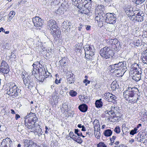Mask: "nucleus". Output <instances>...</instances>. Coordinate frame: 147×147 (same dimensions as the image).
I'll list each match as a JSON object with an SVG mask.
<instances>
[{
	"label": "nucleus",
	"mask_w": 147,
	"mask_h": 147,
	"mask_svg": "<svg viewBox=\"0 0 147 147\" xmlns=\"http://www.w3.org/2000/svg\"><path fill=\"white\" fill-rule=\"evenodd\" d=\"M138 91L136 88L128 87L126 90L123 92L124 97L130 102H135L136 100L135 96L138 95Z\"/></svg>",
	"instance_id": "f257e3e1"
},
{
	"label": "nucleus",
	"mask_w": 147,
	"mask_h": 147,
	"mask_svg": "<svg viewBox=\"0 0 147 147\" xmlns=\"http://www.w3.org/2000/svg\"><path fill=\"white\" fill-rule=\"evenodd\" d=\"M99 52L100 55L105 59L112 58L114 55V51L110 47L107 46L101 49Z\"/></svg>",
	"instance_id": "f03ea898"
},
{
	"label": "nucleus",
	"mask_w": 147,
	"mask_h": 147,
	"mask_svg": "<svg viewBox=\"0 0 147 147\" xmlns=\"http://www.w3.org/2000/svg\"><path fill=\"white\" fill-rule=\"evenodd\" d=\"M9 91L7 92L8 94L11 96H16L20 93L21 90L19 89L15 85L13 86L9 87Z\"/></svg>",
	"instance_id": "7ed1b4c3"
},
{
	"label": "nucleus",
	"mask_w": 147,
	"mask_h": 147,
	"mask_svg": "<svg viewBox=\"0 0 147 147\" xmlns=\"http://www.w3.org/2000/svg\"><path fill=\"white\" fill-rule=\"evenodd\" d=\"M106 22L114 24L116 21V15L113 13H107L106 14Z\"/></svg>",
	"instance_id": "20e7f679"
},
{
	"label": "nucleus",
	"mask_w": 147,
	"mask_h": 147,
	"mask_svg": "<svg viewBox=\"0 0 147 147\" xmlns=\"http://www.w3.org/2000/svg\"><path fill=\"white\" fill-rule=\"evenodd\" d=\"M9 71V67L7 63L5 61L3 60L0 65V72L4 74H7Z\"/></svg>",
	"instance_id": "39448f33"
},
{
	"label": "nucleus",
	"mask_w": 147,
	"mask_h": 147,
	"mask_svg": "<svg viewBox=\"0 0 147 147\" xmlns=\"http://www.w3.org/2000/svg\"><path fill=\"white\" fill-rule=\"evenodd\" d=\"M32 22L34 26L37 29H40L41 27L44 24V21L39 17L36 16L33 18Z\"/></svg>",
	"instance_id": "423d86ee"
},
{
	"label": "nucleus",
	"mask_w": 147,
	"mask_h": 147,
	"mask_svg": "<svg viewBox=\"0 0 147 147\" xmlns=\"http://www.w3.org/2000/svg\"><path fill=\"white\" fill-rule=\"evenodd\" d=\"M50 34L53 36L54 39L57 40L60 36V31L59 27L50 29Z\"/></svg>",
	"instance_id": "0eeeda50"
},
{
	"label": "nucleus",
	"mask_w": 147,
	"mask_h": 147,
	"mask_svg": "<svg viewBox=\"0 0 147 147\" xmlns=\"http://www.w3.org/2000/svg\"><path fill=\"white\" fill-rule=\"evenodd\" d=\"M86 54L89 55L90 56H92L94 54L95 49L94 47L92 45H85L84 47Z\"/></svg>",
	"instance_id": "6e6552de"
},
{
	"label": "nucleus",
	"mask_w": 147,
	"mask_h": 147,
	"mask_svg": "<svg viewBox=\"0 0 147 147\" xmlns=\"http://www.w3.org/2000/svg\"><path fill=\"white\" fill-rule=\"evenodd\" d=\"M118 70H121V71L125 72L127 69L126 66V62L124 61L123 62H119L117 63Z\"/></svg>",
	"instance_id": "1a4fd4ad"
},
{
	"label": "nucleus",
	"mask_w": 147,
	"mask_h": 147,
	"mask_svg": "<svg viewBox=\"0 0 147 147\" xmlns=\"http://www.w3.org/2000/svg\"><path fill=\"white\" fill-rule=\"evenodd\" d=\"M12 141L8 138L3 140L1 144V147H11Z\"/></svg>",
	"instance_id": "9d476101"
},
{
	"label": "nucleus",
	"mask_w": 147,
	"mask_h": 147,
	"mask_svg": "<svg viewBox=\"0 0 147 147\" xmlns=\"http://www.w3.org/2000/svg\"><path fill=\"white\" fill-rule=\"evenodd\" d=\"M74 74L71 72H69L67 73V79L69 84L74 83L75 80Z\"/></svg>",
	"instance_id": "9b49d317"
},
{
	"label": "nucleus",
	"mask_w": 147,
	"mask_h": 147,
	"mask_svg": "<svg viewBox=\"0 0 147 147\" xmlns=\"http://www.w3.org/2000/svg\"><path fill=\"white\" fill-rule=\"evenodd\" d=\"M136 15V17L135 19H136V21L138 22H141L143 20L144 13L138 11V12H137Z\"/></svg>",
	"instance_id": "f8f14e48"
},
{
	"label": "nucleus",
	"mask_w": 147,
	"mask_h": 147,
	"mask_svg": "<svg viewBox=\"0 0 147 147\" xmlns=\"http://www.w3.org/2000/svg\"><path fill=\"white\" fill-rule=\"evenodd\" d=\"M47 25L49 26L48 29L50 30V29L53 28L58 27L56 25V22L55 21L53 20H50L47 22Z\"/></svg>",
	"instance_id": "ddd939ff"
},
{
	"label": "nucleus",
	"mask_w": 147,
	"mask_h": 147,
	"mask_svg": "<svg viewBox=\"0 0 147 147\" xmlns=\"http://www.w3.org/2000/svg\"><path fill=\"white\" fill-rule=\"evenodd\" d=\"M38 70V76H43L45 77H46L47 76V72L45 70V68H39L37 67Z\"/></svg>",
	"instance_id": "4468645a"
},
{
	"label": "nucleus",
	"mask_w": 147,
	"mask_h": 147,
	"mask_svg": "<svg viewBox=\"0 0 147 147\" xmlns=\"http://www.w3.org/2000/svg\"><path fill=\"white\" fill-rule=\"evenodd\" d=\"M78 108L79 110L81 112L83 113L86 112L88 109V107L87 105L85 104H83L80 105L78 106Z\"/></svg>",
	"instance_id": "2eb2a0df"
},
{
	"label": "nucleus",
	"mask_w": 147,
	"mask_h": 147,
	"mask_svg": "<svg viewBox=\"0 0 147 147\" xmlns=\"http://www.w3.org/2000/svg\"><path fill=\"white\" fill-rule=\"evenodd\" d=\"M91 0H86L85 2V4H84V8H86V11H87V13H88L89 10L88 9V8H90L92 7V4H91Z\"/></svg>",
	"instance_id": "dca6fc26"
},
{
	"label": "nucleus",
	"mask_w": 147,
	"mask_h": 147,
	"mask_svg": "<svg viewBox=\"0 0 147 147\" xmlns=\"http://www.w3.org/2000/svg\"><path fill=\"white\" fill-rule=\"evenodd\" d=\"M34 63L33 65V68L32 69V75H34V76L37 78V77L38 76V70L37 67L36 66H35V67H34V65H36L34 64Z\"/></svg>",
	"instance_id": "f3484780"
},
{
	"label": "nucleus",
	"mask_w": 147,
	"mask_h": 147,
	"mask_svg": "<svg viewBox=\"0 0 147 147\" xmlns=\"http://www.w3.org/2000/svg\"><path fill=\"white\" fill-rule=\"evenodd\" d=\"M106 14H105L103 13L102 14L101 13L99 24H102V26H103L104 23L106 22Z\"/></svg>",
	"instance_id": "a211bd4d"
},
{
	"label": "nucleus",
	"mask_w": 147,
	"mask_h": 147,
	"mask_svg": "<svg viewBox=\"0 0 147 147\" xmlns=\"http://www.w3.org/2000/svg\"><path fill=\"white\" fill-rule=\"evenodd\" d=\"M36 146L35 143L32 140H27L26 143H25V147H36Z\"/></svg>",
	"instance_id": "6ab92c4d"
},
{
	"label": "nucleus",
	"mask_w": 147,
	"mask_h": 147,
	"mask_svg": "<svg viewBox=\"0 0 147 147\" xmlns=\"http://www.w3.org/2000/svg\"><path fill=\"white\" fill-rule=\"evenodd\" d=\"M132 9H133V8H125V12L128 17L130 16L135 13L133 10H131Z\"/></svg>",
	"instance_id": "aec40b11"
},
{
	"label": "nucleus",
	"mask_w": 147,
	"mask_h": 147,
	"mask_svg": "<svg viewBox=\"0 0 147 147\" xmlns=\"http://www.w3.org/2000/svg\"><path fill=\"white\" fill-rule=\"evenodd\" d=\"M118 116H117L116 115H110V116H109V118L110 119H113V120H111L112 121H119V120H120L121 115L119 113H118Z\"/></svg>",
	"instance_id": "412c9836"
},
{
	"label": "nucleus",
	"mask_w": 147,
	"mask_h": 147,
	"mask_svg": "<svg viewBox=\"0 0 147 147\" xmlns=\"http://www.w3.org/2000/svg\"><path fill=\"white\" fill-rule=\"evenodd\" d=\"M119 41L116 39H109V40L107 42V44L109 45H112V46L113 47L115 45V44L117 43Z\"/></svg>",
	"instance_id": "4be33fe9"
},
{
	"label": "nucleus",
	"mask_w": 147,
	"mask_h": 147,
	"mask_svg": "<svg viewBox=\"0 0 147 147\" xmlns=\"http://www.w3.org/2000/svg\"><path fill=\"white\" fill-rule=\"evenodd\" d=\"M96 107L97 108H99L101 107L103 105V103L102 101V99H99L96 100L95 103Z\"/></svg>",
	"instance_id": "5701e85b"
},
{
	"label": "nucleus",
	"mask_w": 147,
	"mask_h": 147,
	"mask_svg": "<svg viewBox=\"0 0 147 147\" xmlns=\"http://www.w3.org/2000/svg\"><path fill=\"white\" fill-rule=\"evenodd\" d=\"M116 97L112 94L111 96L109 98H108V99H107V101L115 103H116Z\"/></svg>",
	"instance_id": "b1692460"
},
{
	"label": "nucleus",
	"mask_w": 147,
	"mask_h": 147,
	"mask_svg": "<svg viewBox=\"0 0 147 147\" xmlns=\"http://www.w3.org/2000/svg\"><path fill=\"white\" fill-rule=\"evenodd\" d=\"M23 82L24 84L27 86V84L31 81L30 77L29 76H27V77H24L22 78Z\"/></svg>",
	"instance_id": "393cba45"
},
{
	"label": "nucleus",
	"mask_w": 147,
	"mask_h": 147,
	"mask_svg": "<svg viewBox=\"0 0 147 147\" xmlns=\"http://www.w3.org/2000/svg\"><path fill=\"white\" fill-rule=\"evenodd\" d=\"M119 85L116 81H113L111 85V88L113 91H115L116 89H118L119 88Z\"/></svg>",
	"instance_id": "a878e982"
},
{
	"label": "nucleus",
	"mask_w": 147,
	"mask_h": 147,
	"mask_svg": "<svg viewBox=\"0 0 147 147\" xmlns=\"http://www.w3.org/2000/svg\"><path fill=\"white\" fill-rule=\"evenodd\" d=\"M70 23L68 21H64L62 24V26L63 28L67 30L68 28L70 29V28H69V26L70 25Z\"/></svg>",
	"instance_id": "bb28decb"
},
{
	"label": "nucleus",
	"mask_w": 147,
	"mask_h": 147,
	"mask_svg": "<svg viewBox=\"0 0 147 147\" xmlns=\"http://www.w3.org/2000/svg\"><path fill=\"white\" fill-rule=\"evenodd\" d=\"M132 79L136 81H138L140 80L141 78V76L140 74H133Z\"/></svg>",
	"instance_id": "cd10ccee"
},
{
	"label": "nucleus",
	"mask_w": 147,
	"mask_h": 147,
	"mask_svg": "<svg viewBox=\"0 0 147 147\" xmlns=\"http://www.w3.org/2000/svg\"><path fill=\"white\" fill-rule=\"evenodd\" d=\"M112 131L110 129H107L105 130L104 134L105 136L109 137L112 135Z\"/></svg>",
	"instance_id": "c85d7f7f"
},
{
	"label": "nucleus",
	"mask_w": 147,
	"mask_h": 147,
	"mask_svg": "<svg viewBox=\"0 0 147 147\" xmlns=\"http://www.w3.org/2000/svg\"><path fill=\"white\" fill-rule=\"evenodd\" d=\"M64 9L63 6L61 5L56 11V13L57 14H62L64 13Z\"/></svg>",
	"instance_id": "c756f323"
},
{
	"label": "nucleus",
	"mask_w": 147,
	"mask_h": 147,
	"mask_svg": "<svg viewBox=\"0 0 147 147\" xmlns=\"http://www.w3.org/2000/svg\"><path fill=\"white\" fill-rule=\"evenodd\" d=\"M121 46L120 43L119 41L117 43L115 44V45L113 47L111 46V47H110L111 48V49H113L117 50L121 48Z\"/></svg>",
	"instance_id": "7c9ffc66"
},
{
	"label": "nucleus",
	"mask_w": 147,
	"mask_h": 147,
	"mask_svg": "<svg viewBox=\"0 0 147 147\" xmlns=\"http://www.w3.org/2000/svg\"><path fill=\"white\" fill-rule=\"evenodd\" d=\"M82 45L83 44L82 43H78L76 44L75 46L76 50H77V51H79L82 50L83 49Z\"/></svg>",
	"instance_id": "2f4dec72"
},
{
	"label": "nucleus",
	"mask_w": 147,
	"mask_h": 147,
	"mask_svg": "<svg viewBox=\"0 0 147 147\" xmlns=\"http://www.w3.org/2000/svg\"><path fill=\"white\" fill-rule=\"evenodd\" d=\"M28 128L29 129H31L32 131H35L36 132H38L36 128H35V124L34 123H33L32 124H30V125H29Z\"/></svg>",
	"instance_id": "473e14b6"
},
{
	"label": "nucleus",
	"mask_w": 147,
	"mask_h": 147,
	"mask_svg": "<svg viewBox=\"0 0 147 147\" xmlns=\"http://www.w3.org/2000/svg\"><path fill=\"white\" fill-rule=\"evenodd\" d=\"M31 115V117L34 116V117L32 119H31L32 122L34 123H35L38 120V118L36 117V115H35V114L34 113H32V112H30L29 113V115Z\"/></svg>",
	"instance_id": "72a5a7b5"
},
{
	"label": "nucleus",
	"mask_w": 147,
	"mask_h": 147,
	"mask_svg": "<svg viewBox=\"0 0 147 147\" xmlns=\"http://www.w3.org/2000/svg\"><path fill=\"white\" fill-rule=\"evenodd\" d=\"M16 13L14 11H11L9 14L8 15V19L9 21H11L12 18L14 17Z\"/></svg>",
	"instance_id": "f704fd0d"
},
{
	"label": "nucleus",
	"mask_w": 147,
	"mask_h": 147,
	"mask_svg": "<svg viewBox=\"0 0 147 147\" xmlns=\"http://www.w3.org/2000/svg\"><path fill=\"white\" fill-rule=\"evenodd\" d=\"M66 58L64 57L59 61L61 68H63L64 67V65H63L66 63Z\"/></svg>",
	"instance_id": "c9c22d12"
},
{
	"label": "nucleus",
	"mask_w": 147,
	"mask_h": 147,
	"mask_svg": "<svg viewBox=\"0 0 147 147\" xmlns=\"http://www.w3.org/2000/svg\"><path fill=\"white\" fill-rule=\"evenodd\" d=\"M142 73V69L141 68H136L133 70V74H140V75L141 76Z\"/></svg>",
	"instance_id": "e433bc0d"
},
{
	"label": "nucleus",
	"mask_w": 147,
	"mask_h": 147,
	"mask_svg": "<svg viewBox=\"0 0 147 147\" xmlns=\"http://www.w3.org/2000/svg\"><path fill=\"white\" fill-rule=\"evenodd\" d=\"M51 147H58V144L56 140L51 141Z\"/></svg>",
	"instance_id": "4c0bfd02"
},
{
	"label": "nucleus",
	"mask_w": 147,
	"mask_h": 147,
	"mask_svg": "<svg viewBox=\"0 0 147 147\" xmlns=\"http://www.w3.org/2000/svg\"><path fill=\"white\" fill-rule=\"evenodd\" d=\"M35 84L34 82L32 80H31L27 84L28 89H31L33 86H34Z\"/></svg>",
	"instance_id": "58836bf2"
},
{
	"label": "nucleus",
	"mask_w": 147,
	"mask_h": 147,
	"mask_svg": "<svg viewBox=\"0 0 147 147\" xmlns=\"http://www.w3.org/2000/svg\"><path fill=\"white\" fill-rule=\"evenodd\" d=\"M117 63L114 64V65H110L109 67V69H114L115 70H118Z\"/></svg>",
	"instance_id": "ea45409f"
},
{
	"label": "nucleus",
	"mask_w": 147,
	"mask_h": 147,
	"mask_svg": "<svg viewBox=\"0 0 147 147\" xmlns=\"http://www.w3.org/2000/svg\"><path fill=\"white\" fill-rule=\"evenodd\" d=\"M93 124L94 127H100L99 123L98 120L96 119H95L93 122Z\"/></svg>",
	"instance_id": "a19ab883"
},
{
	"label": "nucleus",
	"mask_w": 147,
	"mask_h": 147,
	"mask_svg": "<svg viewBox=\"0 0 147 147\" xmlns=\"http://www.w3.org/2000/svg\"><path fill=\"white\" fill-rule=\"evenodd\" d=\"M135 13H134V14L131 16H130L129 17L130 18V19L133 21H136V19H135L136 17V13L137 12H138V11H134Z\"/></svg>",
	"instance_id": "79ce46f5"
},
{
	"label": "nucleus",
	"mask_w": 147,
	"mask_h": 147,
	"mask_svg": "<svg viewBox=\"0 0 147 147\" xmlns=\"http://www.w3.org/2000/svg\"><path fill=\"white\" fill-rule=\"evenodd\" d=\"M138 129L137 128H134L133 129L131 130L129 134L132 135H134V134L137 133V131Z\"/></svg>",
	"instance_id": "37998d69"
},
{
	"label": "nucleus",
	"mask_w": 147,
	"mask_h": 147,
	"mask_svg": "<svg viewBox=\"0 0 147 147\" xmlns=\"http://www.w3.org/2000/svg\"><path fill=\"white\" fill-rule=\"evenodd\" d=\"M111 94L109 92L105 93L104 94L105 100H107V99H108V98L111 96Z\"/></svg>",
	"instance_id": "c03bdc74"
},
{
	"label": "nucleus",
	"mask_w": 147,
	"mask_h": 147,
	"mask_svg": "<svg viewBox=\"0 0 147 147\" xmlns=\"http://www.w3.org/2000/svg\"><path fill=\"white\" fill-rule=\"evenodd\" d=\"M75 133L78 136H81L82 135V133L80 130L78 129H75L74 131Z\"/></svg>",
	"instance_id": "a18cd8bd"
},
{
	"label": "nucleus",
	"mask_w": 147,
	"mask_h": 147,
	"mask_svg": "<svg viewBox=\"0 0 147 147\" xmlns=\"http://www.w3.org/2000/svg\"><path fill=\"white\" fill-rule=\"evenodd\" d=\"M69 94L70 95L72 96H76L77 94V93L76 92L74 91L73 90H71L69 92Z\"/></svg>",
	"instance_id": "49530a36"
},
{
	"label": "nucleus",
	"mask_w": 147,
	"mask_h": 147,
	"mask_svg": "<svg viewBox=\"0 0 147 147\" xmlns=\"http://www.w3.org/2000/svg\"><path fill=\"white\" fill-rule=\"evenodd\" d=\"M114 131L116 133L119 134L120 132L121 129L119 126H117L115 128Z\"/></svg>",
	"instance_id": "de8ad7c7"
},
{
	"label": "nucleus",
	"mask_w": 147,
	"mask_h": 147,
	"mask_svg": "<svg viewBox=\"0 0 147 147\" xmlns=\"http://www.w3.org/2000/svg\"><path fill=\"white\" fill-rule=\"evenodd\" d=\"M97 147H107L106 145L104 142H100L97 145Z\"/></svg>",
	"instance_id": "09e8293b"
},
{
	"label": "nucleus",
	"mask_w": 147,
	"mask_h": 147,
	"mask_svg": "<svg viewBox=\"0 0 147 147\" xmlns=\"http://www.w3.org/2000/svg\"><path fill=\"white\" fill-rule=\"evenodd\" d=\"M59 98V97L57 95V93H55V94H54V96H53L52 98L54 100V99L55 100V101H57V99Z\"/></svg>",
	"instance_id": "8fccbe9b"
},
{
	"label": "nucleus",
	"mask_w": 147,
	"mask_h": 147,
	"mask_svg": "<svg viewBox=\"0 0 147 147\" xmlns=\"http://www.w3.org/2000/svg\"><path fill=\"white\" fill-rule=\"evenodd\" d=\"M100 15H101V13H98L97 16H96L95 18V19L97 21V22L99 24L100 20Z\"/></svg>",
	"instance_id": "3c124183"
},
{
	"label": "nucleus",
	"mask_w": 147,
	"mask_h": 147,
	"mask_svg": "<svg viewBox=\"0 0 147 147\" xmlns=\"http://www.w3.org/2000/svg\"><path fill=\"white\" fill-rule=\"evenodd\" d=\"M67 113L68 116L71 117H73V115L74 114V113L73 111H71V112H70L68 110L67 111Z\"/></svg>",
	"instance_id": "603ef678"
},
{
	"label": "nucleus",
	"mask_w": 147,
	"mask_h": 147,
	"mask_svg": "<svg viewBox=\"0 0 147 147\" xmlns=\"http://www.w3.org/2000/svg\"><path fill=\"white\" fill-rule=\"evenodd\" d=\"M107 113L108 114L109 116H110V115H115V112L113 111H107Z\"/></svg>",
	"instance_id": "864d4df0"
},
{
	"label": "nucleus",
	"mask_w": 147,
	"mask_h": 147,
	"mask_svg": "<svg viewBox=\"0 0 147 147\" xmlns=\"http://www.w3.org/2000/svg\"><path fill=\"white\" fill-rule=\"evenodd\" d=\"M75 141L78 143L80 144H81L82 142V140L81 138L78 137L76 139V140H75Z\"/></svg>",
	"instance_id": "5fc2aeb1"
},
{
	"label": "nucleus",
	"mask_w": 147,
	"mask_h": 147,
	"mask_svg": "<svg viewBox=\"0 0 147 147\" xmlns=\"http://www.w3.org/2000/svg\"><path fill=\"white\" fill-rule=\"evenodd\" d=\"M36 63H37V65L38 66V65H39V68H46V65H42V64H41L40 62H37Z\"/></svg>",
	"instance_id": "6e6d98bb"
},
{
	"label": "nucleus",
	"mask_w": 147,
	"mask_h": 147,
	"mask_svg": "<svg viewBox=\"0 0 147 147\" xmlns=\"http://www.w3.org/2000/svg\"><path fill=\"white\" fill-rule=\"evenodd\" d=\"M94 134L95 135V137L97 139H98L99 138L100 135V132H94Z\"/></svg>",
	"instance_id": "4d7b16f0"
},
{
	"label": "nucleus",
	"mask_w": 147,
	"mask_h": 147,
	"mask_svg": "<svg viewBox=\"0 0 147 147\" xmlns=\"http://www.w3.org/2000/svg\"><path fill=\"white\" fill-rule=\"evenodd\" d=\"M142 60L144 63L147 64V56H143Z\"/></svg>",
	"instance_id": "13d9d810"
},
{
	"label": "nucleus",
	"mask_w": 147,
	"mask_h": 147,
	"mask_svg": "<svg viewBox=\"0 0 147 147\" xmlns=\"http://www.w3.org/2000/svg\"><path fill=\"white\" fill-rule=\"evenodd\" d=\"M80 9L79 10V11L81 13H84L86 14V13H87V11H85V10L86 9H85V10H84V8H83L80 9Z\"/></svg>",
	"instance_id": "bf43d9fd"
},
{
	"label": "nucleus",
	"mask_w": 147,
	"mask_h": 147,
	"mask_svg": "<svg viewBox=\"0 0 147 147\" xmlns=\"http://www.w3.org/2000/svg\"><path fill=\"white\" fill-rule=\"evenodd\" d=\"M94 132H100V127H94Z\"/></svg>",
	"instance_id": "052dcab7"
},
{
	"label": "nucleus",
	"mask_w": 147,
	"mask_h": 147,
	"mask_svg": "<svg viewBox=\"0 0 147 147\" xmlns=\"http://www.w3.org/2000/svg\"><path fill=\"white\" fill-rule=\"evenodd\" d=\"M27 122L28 123L29 125H30V124H32V123H33V122H32V119H31L30 118H29V119H28Z\"/></svg>",
	"instance_id": "680f3d73"
},
{
	"label": "nucleus",
	"mask_w": 147,
	"mask_h": 147,
	"mask_svg": "<svg viewBox=\"0 0 147 147\" xmlns=\"http://www.w3.org/2000/svg\"><path fill=\"white\" fill-rule=\"evenodd\" d=\"M60 88L61 90H64L65 88H66V86L64 85V84H62L61 86L60 87Z\"/></svg>",
	"instance_id": "e2e57ef3"
},
{
	"label": "nucleus",
	"mask_w": 147,
	"mask_h": 147,
	"mask_svg": "<svg viewBox=\"0 0 147 147\" xmlns=\"http://www.w3.org/2000/svg\"><path fill=\"white\" fill-rule=\"evenodd\" d=\"M37 130L38 131V132L37 133L38 134L39 136V135H41L42 134L43 132L42 131V129L40 128L39 129H38V130Z\"/></svg>",
	"instance_id": "0e129e2a"
},
{
	"label": "nucleus",
	"mask_w": 147,
	"mask_h": 147,
	"mask_svg": "<svg viewBox=\"0 0 147 147\" xmlns=\"http://www.w3.org/2000/svg\"><path fill=\"white\" fill-rule=\"evenodd\" d=\"M116 138V136H113L112 138H110V140L111 142L114 141Z\"/></svg>",
	"instance_id": "69168bd1"
},
{
	"label": "nucleus",
	"mask_w": 147,
	"mask_h": 147,
	"mask_svg": "<svg viewBox=\"0 0 147 147\" xmlns=\"http://www.w3.org/2000/svg\"><path fill=\"white\" fill-rule=\"evenodd\" d=\"M84 4H80L78 5L77 6V7L79 9L83 8H84L83 7V5Z\"/></svg>",
	"instance_id": "338daca9"
},
{
	"label": "nucleus",
	"mask_w": 147,
	"mask_h": 147,
	"mask_svg": "<svg viewBox=\"0 0 147 147\" xmlns=\"http://www.w3.org/2000/svg\"><path fill=\"white\" fill-rule=\"evenodd\" d=\"M74 135V134L73 132L71 131L69 134V138H71L72 137H73Z\"/></svg>",
	"instance_id": "774afa93"
}]
</instances>
